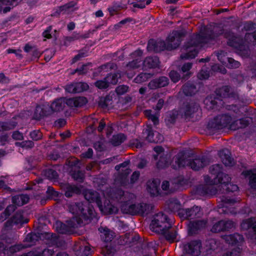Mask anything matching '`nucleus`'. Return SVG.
<instances>
[{
    "label": "nucleus",
    "instance_id": "nucleus-1",
    "mask_svg": "<svg viewBox=\"0 0 256 256\" xmlns=\"http://www.w3.org/2000/svg\"><path fill=\"white\" fill-rule=\"evenodd\" d=\"M64 189L66 197H70L74 194H79L83 191L86 200L90 203L95 202L102 213L104 214H116L118 212V208L111 204L110 200L113 201L116 200L122 203L120 208L123 213L136 215L143 214L144 212L145 205L144 204H132L136 199L134 194L128 192H124L119 188H110L106 191L102 189V197L100 194L92 190L84 191L74 185L66 184Z\"/></svg>",
    "mask_w": 256,
    "mask_h": 256
},
{
    "label": "nucleus",
    "instance_id": "nucleus-2",
    "mask_svg": "<svg viewBox=\"0 0 256 256\" xmlns=\"http://www.w3.org/2000/svg\"><path fill=\"white\" fill-rule=\"evenodd\" d=\"M69 211L74 214L72 220L64 224L60 221L56 222L54 226L60 234H70L74 232V229L88 222V220L95 216V211L88 203H74L70 204Z\"/></svg>",
    "mask_w": 256,
    "mask_h": 256
},
{
    "label": "nucleus",
    "instance_id": "nucleus-3",
    "mask_svg": "<svg viewBox=\"0 0 256 256\" xmlns=\"http://www.w3.org/2000/svg\"><path fill=\"white\" fill-rule=\"evenodd\" d=\"M211 176H206L204 177L206 186L202 192L204 195H220V193L234 192L238 190L237 185L232 184L229 182L231 178L222 172V168L220 164L213 166L210 168Z\"/></svg>",
    "mask_w": 256,
    "mask_h": 256
},
{
    "label": "nucleus",
    "instance_id": "nucleus-4",
    "mask_svg": "<svg viewBox=\"0 0 256 256\" xmlns=\"http://www.w3.org/2000/svg\"><path fill=\"white\" fill-rule=\"evenodd\" d=\"M210 35H207L204 32H200L198 34L192 36L190 42L184 46L183 50L186 52L182 54L180 58L182 60H189L194 58L198 50L205 46L211 39Z\"/></svg>",
    "mask_w": 256,
    "mask_h": 256
},
{
    "label": "nucleus",
    "instance_id": "nucleus-5",
    "mask_svg": "<svg viewBox=\"0 0 256 256\" xmlns=\"http://www.w3.org/2000/svg\"><path fill=\"white\" fill-rule=\"evenodd\" d=\"M172 222L167 216L159 212L154 216L150 224V228L153 232L164 234L166 240L172 242L176 239L177 234L174 230H168Z\"/></svg>",
    "mask_w": 256,
    "mask_h": 256
},
{
    "label": "nucleus",
    "instance_id": "nucleus-6",
    "mask_svg": "<svg viewBox=\"0 0 256 256\" xmlns=\"http://www.w3.org/2000/svg\"><path fill=\"white\" fill-rule=\"evenodd\" d=\"M183 35L184 32L181 31L173 32L166 40L167 44L160 40H150L147 46L148 50L158 52L164 50L176 48L179 46Z\"/></svg>",
    "mask_w": 256,
    "mask_h": 256
},
{
    "label": "nucleus",
    "instance_id": "nucleus-7",
    "mask_svg": "<svg viewBox=\"0 0 256 256\" xmlns=\"http://www.w3.org/2000/svg\"><path fill=\"white\" fill-rule=\"evenodd\" d=\"M248 118H244L237 120H234L232 118L227 114L218 116L208 122L209 127L220 130L228 128L232 130H236L239 128L246 127L249 124Z\"/></svg>",
    "mask_w": 256,
    "mask_h": 256
},
{
    "label": "nucleus",
    "instance_id": "nucleus-8",
    "mask_svg": "<svg viewBox=\"0 0 256 256\" xmlns=\"http://www.w3.org/2000/svg\"><path fill=\"white\" fill-rule=\"evenodd\" d=\"M142 52L138 50H136L132 54V56L134 58L133 61L130 62L126 66L128 70H132L130 72H127L128 77L132 78L135 74L134 69L142 66V69L146 70L156 67L159 64V60L158 57H148L142 62L141 56Z\"/></svg>",
    "mask_w": 256,
    "mask_h": 256
},
{
    "label": "nucleus",
    "instance_id": "nucleus-9",
    "mask_svg": "<svg viewBox=\"0 0 256 256\" xmlns=\"http://www.w3.org/2000/svg\"><path fill=\"white\" fill-rule=\"evenodd\" d=\"M67 106V99L62 98L54 101L50 106H38L36 107L34 118L40 120L45 116L51 114L54 112H60Z\"/></svg>",
    "mask_w": 256,
    "mask_h": 256
},
{
    "label": "nucleus",
    "instance_id": "nucleus-10",
    "mask_svg": "<svg viewBox=\"0 0 256 256\" xmlns=\"http://www.w3.org/2000/svg\"><path fill=\"white\" fill-rule=\"evenodd\" d=\"M174 163H172L174 168H178L185 166H188L192 169L198 170L204 168L208 164V160L204 156L195 158L188 162L186 159L185 153L183 152H179L174 158Z\"/></svg>",
    "mask_w": 256,
    "mask_h": 256
},
{
    "label": "nucleus",
    "instance_id": "nucleus-11",
    "mask_svg": "<svg viewBox=\"0 0 256 256\" xmlns=\"http://www.w3.org/2000/svg\"><path fill=\"white\" fill-rule=\"evenodd\" d=\"M168 208L172 212H177L180 217L183 219L192 218L193 216L200 215V207L194 206L191 209L182 208V205L180 202L176 198H172L168 202Z\"/></svg>",
    "mask_w": 256,
    "mask_h": 256
},
{
    "label": "nucleus",
    "instance_id": "nucleus-12",
    "mask_svg": "<svg viewBox=\"0 0 256 256\" xmlns=\"http://www.w3.org/2000/svg\"><path fill=\"white\" fill-rule=\"evenodd\" d=\"M38 238L37 234L30 233L27 234L24 240V244H16L8 248L7 246H4L3 244L0 243V252H2L4 256H9L24 248L32 246L38 240Z\"/></svg>",
    "mask_w": 256,
    "mask_h": 256
},
{
    "label": "nucleus",
    "instance_id": "nucleus-13",
    "mask_svg": "<svg viewBox=\"0 0 256 256\" xmlns=\"http://www.w3.org/2000/svg\"><path fill=\"white\" fill-rule=\"evenodd\" d=\"M101 238L104 240V246L102 248V253L104 256H112L114 252L110 242L114 236V233L106 227L101 226L98 228Z\"/></svg>",
    "mask_w": 256,
    "mask_h": 256
},
{
    "label": "nucleus",
    "instance_id": "nucleus-14",
    "mask_svg": "<svg viewBox=\"0 0 256 256\" xmlns=\"http://www.w3.org/2000/svg\"><path fill=\"white\" fill-rule=\"evenodd\" d=\"M218 212L219 214H235V206L240 202L238 198H232L228 196H220Z\"/></svg>",
    "mask_w": 256,
    "mask_h": 256
},
{
    "label": "nucleus",
    "instance_id": "nucleus-15",
    "mask_svg": "<svg viewBox=\"0 0 256 256\" xmlns=\"http://www.w3.org/2000/svg\"><path fill=\"white\" fill-rule=\"evenodd\" d=\"M223 239L228 244L235 246L230 252V256L227 254L226 256H238L241 252L240 246H242L244 241L242 236L238 234H234L225 236Z\"/></svg>",
    "mask_w": 256,
    "mask_h": 256
},
{
    "label": "nucleus",
    "instance_id": "nucleus-16",
    "mask_svg": "<svg viewBox=\"0 0 256 256\" xmlns=\"http://www.w3.org/2000/svg\"><path fill=\"white\" fill-rule=\"evenodd\" d=\"M228 44L234 48L236 52L243 58H246L248 56L250 50L246 40H240V38L232 36L228 38Z\"/></svg>",
    "mask_w": 256,
    "mask_h": 256
},
{
    "label": "nucleus",
    "instance_id": "nucleus-17",
    "mask_svg": "<svg viewBox=\"0 0 256 256\" xmlns=\"http://www.w3.org/2000/svg\"><path fill=\"white\" fill-rule=\"evenodd\" d=\"M201 243L198 240H192L186 244H182L184 253L192 256H198L201 252Z\"/></svg>",
    "mask_w": 256,
    "mask_h": 256
},
{
    "label": "nucleus",
    "instance_id": "nucleus-18",
    "mask_svg": "<svg viewBox=\"0 0 256 256\" xmlns=\"http://www.w3.org/2000/svg\"><path fill=\"white\" fill-rule=\"evenodd\" d=\"M120 76V74L119 73L109 74L104 80L97 81L95 84L96 86L100 89L106 88L110 84H116Z\"/></svg>",
    "mask_w": 256,
    "mask_h": 256
},
{
    "label": "nucleus",
    "instance_id": "nucleus-19",
    "mask_svg": "<svg viewBox=\"0 0 256 256\" xmlns=\"http://www.w3.org/2000/svg\"><path fill=\"white\" fill-rule=\"evenodd\" d=\"M218 60L222 64L228 68H238L240 64L238 61L235 60L232 58H228L226 54L223 52H218L217 54Z\"/></svg>",
    "mask_w": 256,
    "mask_h": 256
},
{
    "label": "nucleus",
    "instance_id": "nucleus-20",
    "mask_svg": "<svg viewBox=\"0 0 256 256\" xmlns=\"http://www.w3.org/2000/svg\"><path fill=\"white\" fill-rule=\"evenodd\" d=\"M234 226V224L230 220H220L215 224L211 230L214 232L228 230Z\"/></svg>",
    "mask_w": 256,
    "mask_h": 256
},
{
    "label": "nucleus",
    "instance_id": "nucleus-21",
    "mask_svg": "<svg viewBox=\"0 0 256 256\" xmlns=\"http://www.w3.org/2000/svg\"><path fill=\"white\" fill-rule=\"evenodd\" d=\"M154 152L157 154V156H154V160H157L160 156V160L157 162V166L159 168H163L168 166L170 163L167 160L166 156H162L161 154L163 152L164 149L162 146H157L154 148Z\"/></svg>",
    "mask_w": 256,
    "mask_h": 256
},
{
    "label": "nucleus",
    "instance_id": "nucleus-22",
    "mask_svg": "<svg viewBox=\"0 0 256 256\" xmlns=\"http://www.w3.org/2000/svg\"><path fill=\"white\" fill-rule=\"evenodd\" d=\"M88 88V86L84 82H76L67 85L66 90L70 93H77L84 92Z\"/></svg>",
    "mask_w": 256,
    "mask_h": 256
},
{
    "label": "nucleus",
    "instance_id": "nucleus-23",
    "mask_svg": "<svg viewBox=\"0 0 256 256\" xmlns=\"http://www.w3.org/2000/svg\"><path fill=\"white\" fill-rule=\"evenodd\" d=\"M144 133L147 135V140L150 142H160L164 140V136L162 134L157 132H154L152 128L149 126H147Z\"/></svg>",
    "mask_w": 256,
    "mask_h": 256
},
{
    "label": "nucleus",
    "instance_id": "nucleus-24",
    "mask_svg": "<svg viewBox=\"0 0 256 256\" xmlns=\"http://www.w3.org/2000/svg\"><path fill=\"white\" fill-rule=\"evenodd\" d=\"M20 0H0V12L6 13L16 6Z\"/></svg>",
    "mask_w": 256,
    "mask_h": 256
},
{
    "label": "nucleus",
    "instance_id": "nucleus-25",
    "mask_svg": "<svg viewBox=\"0 0 256 256\" xmlns=\"http://www.w3.org/2000/svg\"><path fill=\"white\" fill-rule=\"evenodd\" d=\"M114 94H110L108 96L104 98H100L98 102V105L104 109H108V110L112 108L114 106L113 97Z\"/></svg>",
    "mask_w": 256,
    "mask_h": 256
},
{
    "label": "nucleus",
    "instance_id": "nucleus-26",
    "mask_svg": "<svg viewBox=\"0 0 256 256\" xmlns=\"http://www.w3.org/2000/svg\"><path fill=\"white\" fill-rule=\"evenodd\" d=\"M160 180L158 178H154L147 182V190L152 196L158 195L159 192Z\"/></svg>",
    "mask_w": 256,
    "mask_h": 256
},
{
    "label": "nucleus",
    "instance_id": "nucleus-27",
    "mask_svg": "<svg viewBox=\"0 0 256 256\" xmlns=\"http://www.w3.org/2000/svg\"><path fill=\"white\" fill-rule=\"evenodd\" d=\"M54 252V250L50 249L38 248L20 256H52Z\"/></svg>",
    "mask_w": 256,
    "mask_h": 256
},
{
    "label": "nucleus",
    "instance_id": "nucleus-28",
    "mask_svg": "<svg viewBox=\"0 0 256 256\" xmlns=\"http://www.w3.org/2000/svg\"><path fill=\"white\" fill-rule=\"evenodd\" d=\"M87 102V100L84 97H76L67 99V106L70 107H80Z\"/></svg>",
    "mask_w": 256,
    "mask_h": 256
},
{
    "label": "nucleus",
    "instance_id": "nucleus-29",
    "mask_svg": "<svg viewBox=\"0 0 256 256\" xmlns=\"http://www.w3.org/2000/svg\"><path fill=\"white\" fill-rule=\"evenodd\" d=\"M205 220H196L190 222L188 224V232L190 234L195 233L198 230L205 227L206 225Z\"/></svg>",
    "mask_w": 256,
    "mask_h": 256
},
{
    "label": "nucleus",
    "instance_id": "nucleus-30",
    "mask_svg": "<svg viewBox=\"0 0 256 256\" xmlns=\"http://www.w3.org/2000/svg\"><path fill=\"white\" fill-rule=\"evenodd\" d=\"M28 222L27 219H24L22 214L20 212H16L14 216L12 217L11 220L8 221L6 224V227L8 228L12 226V224H22Z\"/></svg>",
    "mask_w": 256,
    "mask_h": 256
},
{
    "label": "nucleus",
    "instance_id": "nucleus-31",
    "mask_svg": "<svg viewBox=\"0 0 256 256\" xmlns=\"http://www.w3.org/2000/svg\"><path fill=\"white\" fill-rule=\"evenodd\" d=\"M168 78L166 77L162 76L158 80L151 81L148 84V86L151 89H154L165 86L168 85Z\"/></svg>",
    "mask_w": 256,
    "mask_h": 256
},
{
    "label": "nucleus",
    "instance_id": "nucleus-32",
    "mask_svg": "<svg viewBox=\"0 0 256 256\" xmlns=\"http://www.w3.org/2000/svg\"><path fill=\"white\" fill-rule=\"evenodd\" d=\"M76 246L79 247V250L76 252L78 256H88L92 252V250L90 248L89 244L86 243L83 244L76 245Z\"/></svg>",
    "mask_w": 256,
    "mask_h": 256
},
{
    "label": "nucleus",
    "instance_id": "nucleus-33",
    "mask_svg": "<svg viewBox=\"0 0 256 256\" xmlns=\"http://www.w3.org/2000/svg\"><path fill=\"white\" fill-rule=\"evenodd\" d=\"M242 174L250 179V186L252 188L256 189V171L248 170L242 172Z\"/></svg>",
    "mask_w": 256,
    "mask_h": 256
},
{
    "label": "nucleus",
    "instance_id": "nucleus-34",
    "mask_svg": "<svg viewBox=\"0 0 256 256\" xmlns=\"http://www.w3.org/2000/svg\"><path fill=\"white\" fill-rule=\"evenodd\" d=\"M220 156L223 164L226 166H232L234 164V160L230 157L228 150H222L220 152Z\"/></svg>",
    "mask_w": 256,
    "mask_h": 256
},
{
    "label": "nucleus",
    "instance_id": "nucleus-35",
    "mask_svg": "<svg viewBox=\"0 0 256 256\" xmlns=\"http://www.w3.org/2000/svg\"><path fill=\"white\" fill-rule=\"evenodd\" d=\"M12 202L18 206H22L26 204L29 200V197L26 194H20L12 197Z\"/></svg>",
    "mask_w": 256,
    "mask_h": 256
},
{
    "label": "nucleus",
    "instance_id": "nucleus-36",
    "mask_svg": "<svg viewBox=\"0 0 256 256\" xmlns=\"http://www.w3.org/2000/svg\"><path fill=\"white\" fill-rule=\"evenodd\" d=\"M256 222V220L254 218H250L246 220H244L241 224V226L242 229H248L252 228L253 231L254 232L256 238V224H254Z\"/></svg>",
    "mask_w": 256,
    "mask_h": 256
},
{
    "label": "nucleus",
    "instance_id": "nucleus-37",
    "mask_svg": "<svg viewBox=\"0 0 256 256\" xmlns=\"http://www.w3.org/2000/svg\"><path fill=\"white\" fill-rule=\"evenodd\" d=\"M230 88L228 86H224L222 87L221 88L217 90L216 91V94L218 97H217L216 99L219 100L220 98H230L232 96V94L230 93Z\"/></svg>",
    "mask_w": 256,
    "mask_h": 256
},
{
    "label": "nucleus",
    "instance_id": "nucleus-38",
    "mask_svg": "<svg viewBox=\"0 0 256 256\" xmlns=\"http://www.w3.org/2000/svg\"><path fill=\"white\" fill-rule=\"evenodd\" d=\"M129 2L132 4L134 7L144 8L146 6L149 4L151 1L150 0H129Z\"/></svg>",
    "mask_w": 256,
    "mask_h": 256
},
{
    "label": "nucleus",
    "instance_id": "nucleus-39",
    "mask_svg": "<svg viewBox=\"0 0 256 256\" xmlns=\"http://www.w3.org/2000/svg\"><path fill=\"white\" fill-rule=\"evenodd\" d=\"M182 90L186 96H192L196 91V88L194 86L190 84H186L183 86Z\"/></svg>",
    "mask_w": 256,
    "mask_h": 256
},
{
    "label": "nucleus",
    "instance_id": "nucleus-40",
    "mask_svg": "<svg viewBox=\"0 0 256 256\" xmlns=\"http://www.w3.org/2000/svg\"><path fill=\"white\" fill-rule=\"evenodd\" d=\"M76 3L75 2H71L69 3H68L62 6L58 7L56 9V14H54V15L55 16V15H56V14H60L62 12H63L64 11L66 12L67 10H68V9L74 7V6H76Z\"/></svg>",
    "mask_w": 256,
    "mask_h": 256
},
{
    "label": "nucleus",
    "instance_id": "nucleus-41",
    "mask_svg": "<svg viewBox=\"0 0 256 256\" xmlns=\"http://www.w3.org/2000/svg\"><path fill=\"white\" fill-rule=\"evenodd\" d=\"M144 112V116L148 118L149 120H150L153 122L154 124L156 125L158 123V113H155L154 114H152L151 110H146Z\"/></svg>",
    "mask_w": 256,
    "mask_h": 256
},
{
    "label": "nucleus",
    "instance_id": "nucleus-42",
    "mask_svg": "<svg viewBox=\"0 0 256 256\" xmlns=\"http://www.w3.org/2000/svg\"><path fill=\"white\" fill-rule=\"evenodd\" d=\"M178 114V112L176 110H174L172 112H168L167 114L166 118H165V120L167 124L168 125L169 124H172L174 122Z\"/></svg>",
    "mask_w": 256,
    "mask_h": 256
},
{
    "label": "nucleus",
    "instance_id": "nucleus-43",
    "mask_svg": "<svg viewBox=\"0 0 256 256\" xmlns=\"http://www.w3.org/2000/svg\"><path fill=\"white\" fill-rule=\"evenodd\" d=\"M16 210V206L14 205H10L8 206L4 212L2 213L0 216V222L4 221L10 214Z\"/></svg>",
    "mask_w": 256,
    "mask_h": 256
},
{
    "label": "nucleus",
    "instance_id": "nucleus-44",
    "mask_svg": "<svg viewBox=\"0 0 256 256\" xmlns=\"http://www.w3.org/2000/svg\"><path fill=\"white\" fill-rule=\"evenodd\" d=\"M126 137L123 134H118L113 136L112 140V143L113 145L116 146L120 145L122 143Z\"/></svg>",
    "mask_w": 256,
    "mask_h": 256
},
{
    "label": "nucleus",
    "instance_id": "nucleus-45",
    "mask_svg": "<svg viewBox=\"0 0 256 256\" xmlns=\"http://www.w3.org/2000/svg\"><path fill=\"white\" fill-rule=\"evenodd\" d=\"M216 102L215 100H213L211 97H208L204 100V103L208 109L215 108L216 107Z\"/></svg>",
    "mask_w": 256,
    "mask_h": 256
},
{
    "label": "nucleus",
    "instance_id": "nucleus-46",
    "mask_svg": "<svg viewBox=\"0 0 256 256\" xmlns=\"http://www.w3.org/2000/svg\"><path fill=\"white\" fill-rule=\"evenodd\" d=\"M150 78V74L147 73H142L138 74L135 78L134 82L136 83H141L146 81Z\"/></svg>",
    "mask_w": 256,
    "mask_h": 256
},
{
    "label": "nucleus",
    "instance_id": "nucleus-47",
    "mask_svg": "<svg viewBox=\"0 0 256 256\" xmlns=\"http://www.w3.org/2000/svg\"><path fill=\"white\" fill-rule=\"evenodd\" d=\"M218 244L214 239H211L206 242V250H215L218 248Z\"/></svg>",
    "mask_w": 256,
    "mask_h": 256
},
{
    "label": "nucleus",
    "instance_id": "nucleus-48",
    "mask_svg": "<svg viewBox=\"0 0 256 256\" xmlns=\"http://www.w3.org/2000/svg\"><path fill=\"white\" fill-rule=\"evenodd\" d=\"M16 126V124H10L8 122H0V131L6 130L14 128Z\"/></svg>",
    "mask_w": 256,
    "mask_h": 256
},
{
    "label": "nucleus",
    "instance_id": "nucleus-49",
    "mask_svg": "<svg viewBox=\"0 0 256 256\" xmlns=\"http://www.w3.org/2000/svg\"><path fill=\"white\" fill-rule=\"evenodd\" d=\"M210 76V72L205 70V68H202L200 72L198 74V78L200 80L207 79Z\"/></svg>",
    "mask_w": 256,
    "mask_h": 256
},
{
    "label": "nucleus",
    "instance_id": "nucleus-50",
    "mask_svg": "<svg viewBox=\"0 0 256 256\" xmlns=\"http://www.w3.org/2000/svg\"><path fill=\"white\" fill-rule=\"evenodd\" d=\"M128 87L125 85H121L117 87L116 91L118 94L122 95L128 92Z\"/></svg>",
    "mask_w": 256,
    "mask_h": 256
},
{
    "label": "nucleus",
    "instance_id": "nucleus-51",
    "mask_svg": "<svg viewBox=\"0 0 256 256\" xmlns=\"http://www.w3.org/2000/svg\"><path fill=\"white\" fill-rule=\"evenodd\" d=\"M30 136L32 140H38L42 138V134L39 130H34L30 132Z\"/></svg>",
    "mask_w": 256,
    "mask_h": 256
},
{
    "label": "nucleus",
    "instance_id": "nucleus-52",
    "mask_svg": "<svg viewBox=\"0 0 256 256\" xmlns=\"http://www.w3.org/2000/svg\"><path fill=\"white\" fill-rule=\"evenodd\" d=\"M72 176L74 180L80 182L83 180L84 178V174L82 172L78 171L72 173Z\"/></svg>",
    "mask_w": 256,
    "mask_h": 256
},
{
    "label": "nucleus",
    "instance_id": "nucleus-53",
    "mask_svg": "<svg viewBox=\"0 0 256 256\" xmlns=\"http://www.w3.org/2000/svg\"><path fill=\"white\" fill-rule=\"evenodd\" d=\"M212 70L214 72H220L223 74H226V72L224 67L223 66H220L218 64L212 66Z\"/></svg>",
    "mask_w": 256,
    "mask_h": 256
},
{
    "label": "nucleus",
    "instance_id": "nucleus-54",
    "mask_svg": "<svg viewBox=\"0 0 256 256\" xmlns=\"http://www.w3.org/2000/svg\"><path fill=\"white\" fill-rule=\"evenodd\" d=\"M170 77L174 82H178L180 78V74L175 71H171L170 73Z\"/></svg>",
    "mask_w": 256,
    "mask_h": 256
},
{
    "label": "nucleus",
    "instance_id": "nucleus-55",
    "mask_svg": "<svg viewBox=\"0 0 256 256\" xmlns=\"http://www.w3.org/2000/svg\"><path fill=\"white\" fill-rule=\"evenodd\" d=\"M46 175L49 179H55L58 176L57 172L51 169L48 170L46 172Z\"/></svg>",
    "mask_w": 256,
    "mask_h": 256
},
{
    "label": "nucleus",
    "instance_id": "nucleus-56",
    "mask_svg": "<svg viewBox=\"0 0 256 256\" xmlns=\"http://www.w3.org/2000/svg\"><path fill=\"white\" fill-rule=\"evenodd\" d=\"M129 164V162H124L121 164L119 165H116L115 167V168L116 170L119 171L120 170L121 168H125V170H128V172H126L125 174H128L129 173V170L127 168Z\"/></svg>",
    "mask_w": 256,
    "mask_h": 256
},
{
    "label": "nucleus",
    "instance_id": "nucleus-57",
    "mask_svg": "<svg viewBox=\"0 0 256 256\" xmlns=\"http://www.w3.org/2000/svg\"><path fill=\"white\" fill-rule=\"evenodd\" d=\"M46 192L48 194H50L52 198L56 197L58 196V194L57 192L55 191L52 187L48 186Z\"/></svg>",
    "mask_w": 256,
    "mask_h": 256
},
{
    "label": "nucleus",
    "instance_id": "nucleus-58",
    "mask_svg": "<svg viewBox=\"0 0 256 256\" xmlns=\"http://www.w3.org/2000/svg\"><path fill=\"white\" fill-rule=\"evenodd\" d=\"M196 108L198 110V108L195 107H192L190 106H188L186 108V112H184V116H190L192 114V112H194V109Z\"/></svg>",
    "mask_w": 256,
    "mask_h": 256
},
{
    "label": "nucleus",
    "instance_id": "nucleus-59",
    "mask_svg": "<svg viewBox=\"0 0 256 256\" xmlns=\"http://www.w3.org/2000/svg\"><path fill=\"white\" fill-rule=\"evenodd\" d=\"M89 64L84 65L80 68L76 70L75 72H78L80 74H86L88 72L87 68Z\"/></svg>",
    "mask_w": 256,
    "mask_h": 256
},
{
    "label": "nucleus",
    "instance_id": "nucleus-60",
    "mask_svg": "<svg viewBox=\"0 0 256 256\" xmlns=\"http://www.w3.org/2000/svg\"><path fill=\"white\" fill-rule=\"evenodd\" d=\"M93 154V151L92 148H88V151L82 154V156L84 158H90Z\"/></svg>",
    "mask_w": 256,
    "mask_h": 256
},
{
    "label": "nucleus",
    "instance_id": "nucleus-61",
    "mask_svg": "<svg viewBox=\"0 0 256 256\" xmlns=\"http://www.w3.org/2000/svg\"><path fill=\"white\" fill-rule=\"evenodd\" d=\"M12 136L14 139L16 140H21L23 138L22 134L18 131L14 132L13 133Z\"/></svg>",
    "mask_w": 256,
    "mask_h": 256
},
{
    "label": "nucleus",
    "instance_id": "nucleus-62",
    "mask_svg": "<svg viewBox=\"0 0 256 256\" xmlns=\"http://www.w3.org/2000/svg\"><path fill=\"white\" fill-rule=\"evenodd\" d=\"M140 176V172H134L132 176H131V178H130V182H131V183H134L136 180H137L138 179V178H139Z\"/></svg>",
    "mask_w": 256,
    "mask_h": 256
},
{
    "label": "nucleus",
    "instance_id": "nucleus-63",
    "mask_svg": "<svg viewBox=\"0 0 256 256\" xmlns=\"http://www.w3.org/2000/svg\"><path fill=\"white\" fill-rule=\"evenodd\" d=\"M192 64L191 63L188 62L183 65L182 68V70L183 72L188 71L192 68Z\"/></svg>",
    "mask_w": 256,
    "mask_h": 256
},
{
    "label": "nucleus",
    "instance_id": "nucleus-64",
    "mask_svg": "<svg viewBox=\"0 0 256 256\" xmlns=\"http://www.w3.org/2000/svg\"><path fill=\"white\" fill-rule=\"evenodd\" d=\"M52 30L51 27H48L46 30L43 32L42 35L44 38H51L50 31Z\"/></svg>",
    "mask_w": 256,
    "mask_h": 256
}]
</instances>
